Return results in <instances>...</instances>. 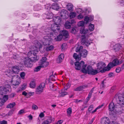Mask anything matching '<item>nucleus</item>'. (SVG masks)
<instances>
[{
  "label": "nucleus",
  "mask_w": 124,
  "mask_h": 124,
  "mask_svg": "<svg viewBox=\"0 0 124 124\" xmlns=\"http://www.w3.org/2000/svg\"><path fill=\"white\" fill-rule=\"evenodd\" d=\"M60 29L59 25L55 23L51 24V29L47 32V34L43 38V42L45 45L50 44L51 40V37L54 33L59 32Z\"/></svg>",
  "instance_id": "obj_1"
},
{
  "label": "nucleus",
  "mask_w": 124,
  "mask_h": 124,
  "mask_svg": "<svg viewBox=\"0 0 124 124\" xmlns=\"http://www.w3.org/2000/svg\"><path fill=\"white\" fill-rule=\"evenodd\" d=\"M84 22L83 21H81L78 22V23L79 26H82L84 25Z\"/></svg>",
  "instance_id": "obj_44"
},
{
  "label": "nucleus",
  "mask_w": 124,
  "mask_h": 124,
  "mask_svg": "<svg viewBox=\"0 0 124 124\" xmlns=\"http://www.w3.org/2000/svg\"><path fill=\"white\" fill-rule=\"evenodd\" d=\"M42 124H50L49 121L47 120L43 121L42 123Z\"/></svg>",
  "instance_id": "obj_57"
},
{
  "label": "nucleus",
  "mask_w": 124,
  "mask_h": 124,
  "mask_svg": "<svg viewBox=\"0 0 124 124\" xmlns=\"http://www.w3.org/2000/svg\"><path fill=\"white\" fill-rule=\"evenodd\" d=\"M71 23L69 21H66L65 23V27L67 29H69L71 28Z\"/></svg>",
  "instance_id": "obj_25"
},
{
  "label": "nucleus",
  "mask_w": 124,
  "mask_h": 124,
  "mask_svg": "<svg viewBox=\"0 0 124 124\" xmlns=\"http://www.w3.org/2000/svg\"><path fill=\"white\" fill-rule=\"evenodd\" d=\"M82 90L81 86H79L75 89H74V91H81Z\"/></svg>",
  "instance_id": "obj_48"
},
{
  "label": "nucleus",
  "mask_w": 124,
  "mask_h": 124,
  "mask_svg": "<svg viewBox=\"0 0 124 124\" xmlns=\"http://www.w3.org/2000/svg\"><path fill=\"white\" fill-rule=\"evenodd\" d=\"M101 124H110L109 118L107 117H104L102 118L101 122Z\"/></svg>",
  "instance_id": "obj_15"
},
{
  "label": "nucleus",
  "mask_w": 124,
  "mask_h": 124,
  "mask_svg": "<svg viewBox=\"0 0 124 124\" xmlns=\"http://www.w3.org/2000/svg\"><path fill=\"white\" fill-rule=\"evenodd\" d=\"M15 95V94L14 93H12V94H10L9 95V97L11 98H12L14 97Z\"/></svg>",
  "instance_id": "obj_58"
},
{
  "label": "nucleus",
  "mask_w": 124,
  "mask_h": 124,
  "mask_svg": "<svg viewBox=\"0 0 124 124\" xmlns=\"http://www.w3.org/2000/svg\"><path fill=\"white\" fill-rule=\"evenodd\" d=\"M24 112V111L23 110H21L19 112L18 114H21L23 113Z\"/></svg>",
  "instance_id": "obj_64"
},
{
  "label": "nucleus",
  "mask_w": 124,
  "mask_h": 124,
  "mask_svg": "<svg viewBox=\"0 0 124 124\" xmlns=\"http://www.w3.org/2000/svg\"><path fill=\"white\" fill-rule=\"evenodd\" d=\"M64 57V54H61L57 59V63H59L62 62Z\"/></svg>",
  "instance_id": "obj_20"
},
{
  "label": "nucleus",
  "mask_w": 124,
  "mask_h": 124,
  "mask_svg": "<svg viewBox=\"0 0 124 124\" xmlns=\"http://www.w3.org/2000/svg\"><path fill=\"white\" fill-rule=\"evenodd\" d=\"M106 66V64L102 62H100L97 65V69L99 70L102 69V70L103 69H107V67H105V69H104V68ZM101 70H102L100 71L101 72Z\"/></svg>",
  "instance_id": "obj_12"
},
{
  "label": "nucleus",
  "mask_w": 124,
  "mask_h": 124,
  "mask_svg": "<svg viewBox=\"0 0 124 124\" xmlns=\"http://www.w3.org/2000/svg\"><path fill=\"white\" fill-rule=\"evenodd\" d=\"M52 7V8L54 10H58L60 7L57 3H54L53 4Z\"/></svg>",
  "instance_id": "obj_27"
},
{
  "label": "nucleus",
  "mask_w": 124,
  "mask_h": 124,
  "mask_svg": "<svg viewBox=\"0 0 124 124\" xmlns=\"http://www.w3.org/2000/svg\"><path fill=\"white\" fill-rule=\"evenodd\" d=\"M85 44L86 46H87L90 44V43L89 41L86 39V40L85 43Z\"/></svg>",
  "instance_id": "obj_56"
},
{
  "label": "nucleus",
  "mask_w": 124,
  "mask_h": 124,
  "mask_svg": "<svg viewBox=\"0 0 124 124\" xmlns=\"http://www.w3.org/2000/svg\"><path fill=\"white\" fill-rule=\"evenodd\" d=\"M62 37V35L61 34H60L56 38H55V39H56V41H60L61 40Z\"/></svg>",
  "instance_id": "obj_34"
},
{
  "label": "nucleus",
  "mask_w": 124,
  "mask_h": 124,
  "mask_svg": "<svg viewBox=\"0 0 124 124\" xmlns=\"http://www.w3.org/2000/svg\"><path fill=\"white\" fill-rule=\"evenodd\" d=\"M16 77L15 75H12V77L11 78L12 80H11V82L12 84L15 86L18 85L19 84V83L16 81H14L13 79L14 78H16Z\"/></svg>",
  "instance_id": "obj_18"
},
{
  "label": "nucleus",
  "mask_w": 124,
  "mask_h": 124,
  "mask_svg": "<svg viewBox=\"0 0 124 124\" xmlns=\"http://www.w3.org/2000/svg\"><path fill=\"white\" fill-rule=\"evenodd\" d=\"M92 94H91V93H89L88 97L85 100V102L86 103H87L88 101L89 100L90 98L91 97Z\"/></svg>",
  "instance_id": "obj_42"
},
{
  "label": "nucleus",
  "mask_w": 124,
  "mask_h": 124,
  "mask_svg": "<svg viewBox=\"0 0 124 124\" xmlns=\"http://www.w3.org/2000/svg\"><path fill=\"white\" fill-rule=\"evenodd\" d=\"M25 75V73L24 72L21 73L20 74V76L23 79L24 78V77Z\"/></svg>",
  "instance_id": "obj_50"
},
{
  "label": "nucleus",
  "mask_w": 124,
  "mask_h": 124,
  "mask_svg": "<svg viewBox=\"0 0 124 124\" xmlns=\"http://www.w3.org/2000/svg\"><path fill=\"white\" fill-rule=\"evenodd\" d=\"M81 42L82 44L84 45L86 41V37L85 35H82L81 37Z\"/></svg>",
  "instance_id": "obj_26"
},
{
  "label": "nucleus",
  "mask_w": 124,
  "mask_h": 124,
  "mask_svg": "<svg viewBox=\"0 0 124 124\" xmlns=\"http://www.w3.org/2000/svg\"><path fill=\"white\" fill-rule=\"evenodd\" d=\"M113 48L117 52L121 50L122 48V47L120 44H117L113 46Z\"/></svg>",
  "instance_id": "obj_17"
},
{
  "label": "nucleus",
  "mask_w": 124,
  "mask_h": 124,
  "mask_svg": "<svg viewBox=\"0 0 124 124\" xmlns=\"http://www.w3.org/2000/svg\"><path fill=\"white\" fill-rule=\"evenodd\" d=\"M49 87L50 89L53 91H55L56 90V88L54 85L52 83H49Z\"/></svg>",
  "instance_id": "obj_31"
},
{
  "label": "nucleus",
  "mask_w": 124,
  "mask_h": 124,
  "mask_svg": "<svg viewBox=\"0 0 124 124\" xmlns=\"http://www.w3.org/2000/svg\"><path fill=\"white\" fill-rule=\"evenodd\" d=\"M35 8H36V9H35V10L37 11H38L41 9L42 8V7L40 5H39L37 6H35Z\"/></svg>",
  "instance_id": "obj_47"
},
{
  "label": "nucleus",
  "mask_w": 124,
  "mask_h": 124,
  "mask_svg": "<svg viewBox=\"0 0 124 124\" xmlns=\"http://www.w3.org/2000/svg\"><path fill=\"white\" fill-rule=\"evenodd\" d=\"M63 121L61 120H60L58 121L55 124H61L62 123Z\"/></svg>",
  "instance_id": "obj_60"
},
{
  "label": "nucleus",
  "mask_w": 124,
  "mask_h": 124,
  "mask_svg": "<svg viewBox=\"0 0 124 124\" xmlns=\"http://www.w3.org/2000/svg\"><path fill=\"white\" fill-rule=\"evenodd\" d=\"M8 95H5L4 96L2 100L4 102H5L8 99Z\"/></svg>",
  "instance_id": "obj_43"
},
{
  "label": "nucleus",
  "mask_w": 124,
  "mask_h": 124,
  "mask_svg": "<svg viewBox=\"0 0 124 124\" xmlns=\"http://www.w3.org/2000/svg\"><path fill=\"white\" fill-rule=\"evenodd\" d=\"M45 86V84L44 83H42L38 86L37 88L36 92L37 94H40L42 93L43 91L44 88Z\"/></svg>",
  "instance_id": "obj_11"
},
{
  "label": "nucleus",
  "mask_w": 124,
  "mask_h": 124,
  "mask_svg": "<svg viewBox=\"0 0 124 124\" xmlns=\"http://www.w3.org/2000/svg\"><path fill=\"white\" fill-rule=\"evenodd\" d=\"M67 114L68 116H70L72 112V109L70 107L68 108L67 109Z\"/></svg>",
  "instance_id": "obj_32"
},
{
  "label": "nucleus",
  "mask_w": 124,
  "mask_h": 124,
  "mask_svg": "<svg viewBox=\"0 0 124 124\" xmlns=\"http://www.w3.org/2000/svg\"><path fill=\"white\" fill-rule=\"evenodd\" d=\"M53 20L55 23L58 25L60 24L61 19L59 16H55L53 17Z\"/></svg>",
  "instance_id": "obj_14"
},
{
  "label": "nucleus",
  "mask_w": 124,
  "mask_h": 124,
  "mask_svg": "<svg viewBox=\"0 0 124 124\" xmlns=\"http://www.w3.org/2000/svg\"><path fill=\"white\" fill-rule=\"evenodd\" d=\"M73 58L75 59L76 61L80 60V56L79 54H78L76 53H75L73 55Z\"/></svg>",
  "instance_id": "obj_23"
},
{
  "label": "nucleus",
  "mask_w": 124,
  "mask_h": 124,
  "mask_svg": "<svg viewBox=\"0 0 124 124\" xmlns=\"http://www.w3.org/2000/svg\"><path fill=\"white\" fill-rule=\"evenodd\" d=\"M66 45V44H65L64 43L63 44L62 46V49H65V46Z\"/></svg>",
  "instance_id": "obj_63"
},
{
  "label": "nucleus",
  "mask_w": 124,
  "mask_h": 124,
  "mask_svg": "<svg viewBox=\"0 0 124 124\" xmlns=\"http://www.w3.org/2000/svg\"><path fill=\"white\" fill-rule=\"evenodd\" d=\"M120 105L119 103L114 104L113 102H111L109 104L108 106L109 110V111H112L115 110L117 112H121L120 111L119 108Z\"/></svg>",
  "instance_id": "obj_6"
},
{
  "label": "nucleus",
  "mask_w": 124,
  "mask_h": 124,
  "mask_svg": "<svg viewBox=\"0 0 124 124\" xmlns=\"http://www.w3.org/2000/svg\"><path fill=\"white\" fill-rule=\"evenodd\" d=\"M66 6L67 7V8L68 10L70 11H72V8L73 6L71 4H68L66 5Z\"/></svg>",
  "instance_id": "obj_30"
},
{
  "label": "nucleus",
  "mask_w": 124,
  "mask_h": 124,
  "mask_svg": "<svg viewBox=\"0 0 124 124\" xmlns=\"http://www.w3.org/2000/svg\"><path fill=\"white\" fill-rule=\"evenodd\" d=\"M43 15L47 19H50L53 17V14L51 12H48L47 14H44Z\"/></svg>",
  "instance_id": "obj_22"
},
{
  "label": "nucleus",
  "mask_w": 124,
  "mask_h": 124,
  "mask_svg": "<svg viewBox=\"0 0 124 124\" xmlns=\"http://www.w3.org/2000/svg\"><path fill=\"white\" fill-rule=\"evenodd\" d=\"M62 33L63 36H64L66 38H68V32L66 30H63L61 32Z\"/></svg>",
  "instance_id": "obj_24"
},
{
  "label": "nucleus",
  "mask_w": 124,
  "mask_h": 124,
  "mask_svg": "<svg viewBox=\"0 0 124 124\" xmlns=\"http://www.w3.org/2000/svg\"><path fill=\"white\" fill-rule=\"evenodd\" d=\"M34 44L35 45L33 47L37 49L33 51H30L27 54L28 58L32 62H34L38 60V59H37L36 54L35 51V52L36 50V51L37 52V50H38V49H38L39 48H41L42 46L40 43L37 40L34 41Z\"/></svg>",
  "instance_id": "obj_2"
},
{
  "label": "nucleus",
  "mask_w": 124,
  "mask_h": 124,
  "mask_svg": "<svg viewBox=\"0 0 124 124\" xmlns=\"http://www.w3.org/2000/svg\"><path fill=\"white\" fill-rule=\"evenodd\" d=\"M89 31L88 29H83L80 30V32L81 34H85L88 32Z\"/></svg>",
  "instance_id": "obj_33"
},
{
  "label": "nucleus",
  "mask_w": 124,
  "mask_h": 124,
  "mask_svg": "<svg viewBox=\"0 0 124 124\" xmlns=\"http://www.w3.org/2000/svg\"><path fill=\"white\" fill-rule=\"evenodd\" d=\"M82 10L81 9L79 8L77 9V13H81V12H82Z\"/></svg>",
  "instance_id": "obj_61"
},
{
  "label": "nucleus",
  "mask_w": 124,
  "mask_h": 124,
  "mask_svg": "<svg viewBox=\"0 0 124 124\" xmlns=\"http://www.w3.org/2000/svg\"><path fill=\"white\" fill-rule=\"evenodd\" d=\"M83 16L79 14L78 16V18L79 19H81L83 18Z\"/></svg>",
  "instance_id": "obj_54"
},
{
  "label": "nucleus",
  "mask_w": 124,
  "mask_h": 124,
  "mask_svg": "<svg viewBox=\"0 0 124 124\" xmlns=\"http://www.w3.org/2000/svg\"><path fill=\"white\" fill-rule=\"evenodd\" d=\"M75 68L77 70H80L82 68V70L83 68V66H85L84 62L83 61L81 62L80 63L78 62H77L75 63Z\"/></svg>",
  "instance_id": "obj_10"
},
{
  "label": "nucleus",
  "mask_w": 124,
  "mask_h": 124,
  "mask_svg": "<svg viewBox=\"0 0 124 124\" xmlns=\"http://www.w3.org/2000/svg\"><path fill=\"white\" fill-rule=\"evenodd\" d=\"M16 104V103L15 102L10 103L7 105V108H12L15 106Z\"/></svg>",
  "instance_id": "obj_29"
},
{
  "label": "nucleus",
  "mask_w": 124,
  "mask_h": 124,
  "mask_svg": "<svg viewBox=\"0 0 124 124\" xmlns=\"http://www.w3.org/2000/svg\"><path fill=\"white\" fill-rule=\"evenodd\" d=\"M30 87L31 88H34L36 86L35 82L32 81L31 82L30 84Z\"/></svg>",
  "instance_id": "obj_36"
},
{
  "label": "nucleus",
  "mask_w": 124,
  "mask_h": 124,
  "mask_svg": "<svg viewBox=\"0 0 124 124\" xmlns=\"http://www.w3.org/2000/svg\"><path fill=\"white\" fill-rule=\"evenodd\" d=\"M41 67L40 65L37 67L34 70V71L35 72H38L39 71Z\"/></svg>",
  "instance_id": "obj_45"
},
{
  "label": "nucleus",
  "mask_w": 124,
  "mask_h": 124,
  "mask_svg": "<svg viewBox=\"0 0 124 124\" xmlns=\"http://www.w3.org/2000/svg\"><path fill=\"white\" fill-rule=\"evenodd\" d=\"M44 6L45 7V8L46 9V10H49L51 8V5L49 3L47 4Z\"/></svg>",
  "instance_id": "obj_38"
},
{
  "label": "nucleus",
  "mask_w": 124,
  "mask_h": 124,
  "mask_svg": "<svg viewBox=\"0 0 124 124\" xmlns=\"http://www.w3.org/2000/svg\"><path fill=\"white\" fill-rule=\"evenodd\" d=\"M38 106L35 104H33L32 105V109L33 110H37L38 109Z\"/></svg>",
  "instance_id": "obj_49"
},
{
  "label": "nucleus",
  "mask_w": 124,
  "mask_h": 124,
  "mask_svg": "<svg viewBox=\"0 0 124 124\" xmlns=\"http://www.w3.org/2000/svg\"><path fill=\"white\" fill-rule=\"evenodd\" d=\"M46 57H43L39 62V65H40L41 68L45 67L48 65L49 63L46 61Z\"/></svg>",
  "instance_id": "obj_8"
},
{
  "label": "nucleus",
  "mask_w": 124,
  "mask_h": 124,
  "mask_svg": "<svg viewBox=\"0 0 124 124\" xmlns=\"http://www.w3.org/2000/svg\"><path fill=\"white\" fill-rule=\"evenodd\" d=\"M44 115L43 113H41L39 115V116L41 118H42L44 117Z\"/></svg>",
  "instance_id": "obj_59"
},
{
  "label": "nucleus",
  "mask_w": 124,
  "mask_h": 124,
  "mask_svg": "<svg viewBox=\"0 0 124 124\" xmlns=\"http://www.w3.org/2000/svg\"><path fill=\"white\" fill-rule=\"evenodd\" d=\"M47 119L48 120L47 121H49V124L53 121H54V118L51 116L48 117Z\"/></svg>",
  "instance_id": "obj_39"
},
{
  "label": "nucleus",
  "mask_w": 124,
  "mask_h": 124,
  "mask_svg": "<svg viewBox=\"0 0 124 124\" xmlns=\"http://www.w3.org/2000/svg\"><path fill=\"white\" fill-rule=\"evenodd\" d=\"M19 67L15 66H13L12 68V70L13 72L16 73L17 74L19 72Z\"/></svg>",
  "instance_id": "obj_21"
},
{
  "label": "nucleus",
  "mask_w": 124,
  "mask_h": 124,
  "mask_svg": "<svg viewBox=\"0 0 124 124\" xmlns=\"http://www.w3.org/2000/svg\"><path fill=\"white\" fill-rule=\"evenodd\" d=\"M9 91L8 88L4 86H1L0 88V94L2 95L6 94Z\"/></svg>",
  "instance_id": "obj_13"
},
{
  "label": "nucleus",
  "mask_w": 124,
  "mask_h": 124,
  "mask_svg": "<svg viewBox=\"0 0 124 124\" xmlns=\"http://www.w3.org/2000/svg\"><path fill=\"white\" fill-rule=\"evenodd\" d=\"M56 78L53 75H51L49 77V79L50 81H54L56 80Z\"/></svg>",
  "instance_id": "obj_37"
},
{
  "label": "nucleus",
  "mask_w": 124,
  "mask_h": 124,
  "mask_svg": "<svg viewBox=\"0 0 124 124\" xmlns=\"http://www.w3.org/2000/svg\"><path fill=\"white\" fill-rule=\"evenodd\" d=\"M93 105H90L88 109V110L89 111H91L93 109Z\"/></svg>",
  "instance_id": "obj_51"
},
{
  "label": "nucleus",
  "mask_w": 124,
  "mask_h": 124,
  "mask_svg": "<svg viewBox=\"0 0 124 124\" xmlns=\"http://www.w3.org/2000/svg\"><path fill=\"white\" fill-rule=\"evenodd\" d=\"M67 12V10L64 9H63L60 12V15L61 17L65 16H66V14Z\"/></svg>",
  "instance_id": "obj_28"
},
{
  "label": "nucleus",
  "mask_w": 124,
  "mask_h": 124,
  "mask_svg": "<svg viewBox=\"0 0 124 124\" xmlns=\"http://www.w3.org/2000/svg\"><path fill=\"white\" fill-rule=\"evenodd\" d=\"M94 19V16H86L84 18V21L86 22V23H87L89 21H92Z\"/></svg>",
  "instance_id": "obj_19"
},
{
  "label": "nucleus",
  "mask_w": 124,
  "mask_h": 124,
  "mask_svg": "<svg viewBox=\"0 0 124 124\" xmlns=\"http://www.w3.org/2000/svg\"><path fill=\"white\" fill-rule=\"evenodd\" d=\"M121 68L120 67H118L116 69V71L117 73H119L121 70Z\"/></svg>",
  "instance_id": "obj_53"
},
{
  "label": "nucleus",
  "mask_w": 124,
  "mask_h": 124,
  "mask_svg": "<svg viewBox=\"0 0 124 124\" xmlns=\"http://www.w3.org/2000/svg\"><path fill=\"white\" fill-rule=\"evenodd\" d=\"M83 47L82 46H81L79 47H77L76 49V52H79V54L80 56H82L83 58L86 57L88 54L87 51L85 49L82 50Z\"/></svg>",
  "instance_id": "obj_5"
},
{
  "label": "nucleus",
  "mask_w": 124,
  "mask_h": 124,
  "mask_svg": "<svg viewBox=\"0 0 124 124\" xmlns=\"http://www.w3.org/2000/svg\"><path fill=\"white\" fill-rule=\"evenodd\" d=\"M26 85L25 84H24L21 86V87L20 88V89L19 90H23L26 88Z\"/></svg>",
  "instance_id": "obj_46"
},
{
  "label": "nucleus",
  "mask_w": 124,
  "mask_h": 124,
  "mask_svg": "<svg viewBox=\"0 0 124 124\" xmlns=\"http://www.w3.org/2000/svg\"><path fill=\"white\" fill-rule=\"evenodd\" d=\"M86 67V65H85V66H83L82 70L83 72L92 75H96L98 73L97 70H94L92 67L88 66Z\"/></svg>",
  "instance_id": "obj_4"
},
{
  "label": "nucleus",
  "mask_w": 124,
  "mask_h": 124,
  "mask_svg": "<svg viewBox=\"0 0 124 124\" xmlns=\"http://www.w3.org/2000/svg\"><path fill=\"white\" fill-rule=\"evenodd\" d=\"M70 17L71 18L75 17L76 16V13L74 12H71L70 14Z\"/></svg>",
  "instance_id": "obj_41"
},
{
  "label": "nucleus",
  "mask_w": 124,
  "mask_h": 124,
  "mask_svg": "<svg viewBox=\"0 0 124 124\" xmlns=\"http://www.w3.org/2000/svg\"><path fill=\"white\" fill-rule=\"evenodd\" d=\"M106 80L105 79L103 81H102V83L101 84V85L102 87L104 88L105 86L104 85V84L105 83V82H104V81Z\"/></svg>",
  "instance_id": "obj_52"
},
{
  "label": "nucleus",
  "mask_w": 124,
  "mask_h": 124,
  "mask_svg": "<svg viewBox=\"0 0 124 124\" xmlns=\"http://www.w3.org/2000/svg\"><path fill=\"white\" fill-rule=\"evenodd\" d=\"M118 103H119V105H120L119 108L120 109V111H121L123 109L121 108V107H124V95L118 96Z\"/></svg>",
  "instance_id": "obj_7"
},
{
  "label": "nucleus",
  "mask_w": 124,
  "mask_h": 124,
  "mask_svg": "<svg viewBox=\"0 0 124 124\" xmlns=\"http://www.w3.org/2000/svg\"><path fill=\"white\" fill-rule=\"evenodd\" d=\"M81 101H82L81 100H79L78 99H76L75 100L74 102L76 103H78V102H80Z\"/></svg>",
  "instance_id": "obj_62"
},
{
  "label": "nucleus",
  "mask_w": 124,
  "mask_h": 124,
  "mask_svg": "<svg viewBox=\"0 0 124 124\" xmlns=\"http://www.w3.org/2000/svg\"><path fill=\"white\" fill-rule=\"evenodd\" d=\"M31 61L28 57L24 58L23 60V64L26 67H31L32 66V64L31 63Z\"/></svg>",
  "instance_id": "obj_9"
},
{
  "label": "nucleus",
  "mask_w": 124,
  "mask_h": 124,
  "mask_svg": "<svg viewBox=\"0 0 124 124\" xmlns=\"http://www.w3.org/2000/svg\"><path fill=\"white\" fill-rule=\"evenodd\" d=\"M122 62V61H121L118 60L117 59H114L112 62H110L108 64L107 66V69H103V70H101V72L102 73L105 72L106 71H109L111 68L120 64H121Z\"/></svg>",
  "instance_id": "obj_3"
},
{
  "label": "nucleus",
  "mask_w": 124,
  "mask_h": 124,
  "mask_svg": "<svg viewBox=\"0 0 124 124\" xmlns=\"http://www.w3.org/2000/svg\"><path fill=\"white\" fill-rule=\"evenodd\" d=\"M94 29V26L93 24H90L89 26V29L91 31H93Z\"/></svg>",
  "instance_id": "obj_40"
},
{
  "label": "nucleus",
  "mask_w": 124,
  "mask_h": 124,
  "mask_svg": "<svg viewBox=\"0 0 124 124\" xmlns=\"http://www.w3.org/2000/svg\"><path fill=\"white\" fill-rule=\"evenodd\" d=\"M0 124H7V122L5 120H3L0 121Z\"/></svg>",
  "instance_id": "obj_55"
},
{
  "label": "nucleus",
  "mask_w": 124,
  "mask_h": 124,
  "mask_svg": "<svg viewBox=\"0 0 124 124\" xmlns=\"http://www.w3.org/2000/svg\"><path fill=\"white\" fill-rule=\"evenodd\" d=\"M43 39H42V41L41 42L42 44H43L44 45L46 46V50L47 51H49L52 50L54 49V47L53 46H49L51 43V41H52V38H51V42L50 43V44L49 45H44L43 42Z\"/></svg>",
  "instance_id": "obj_16"
},
{
  "label": "nucleus",
  "mask_w": 124,
  "mask_h": 124,
  "mask_svg": "<svg viewBox=\"0 0 124 124\" xmlns=\"http://www.w3.org/2000/svg\"><path fill=\"white\" fill-rule=\"evenodd\" d=\"M68 93L66 92H63L60 93L59 94L58 97H63L66 95H67Z\"/></svg>",
  "instance_id": "obj_35"
}]
</instances>
